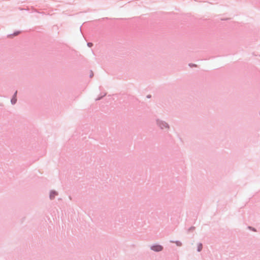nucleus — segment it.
I'll return each instance as SVG.
<instances>
[{
	"label": "nucleus",
	"instance_id": "obj_3",
	"mask_svg": "<svg viewBox=\"0 0 260 260\" xmlns=\"http://www.w3.org/2000/svg\"><path fill=\"white\" fill-rule=\"evenodd\" d=\"M57 194V192H56L55 191H52L51 192H50V198L51 199H53L55 196H56Z\"/></svg>",
	"mask_w": 260,
	"mask_h": 260
},
{
	"label": "nucleus",
	"instance_id": "obj_1",
	"mask_svg": "<svg viewBox=\"0 0 260 260\" xmlns=\"http://www.w3.org/2000/svg\"><path fill=\"white\" fill-rule=\"evenodd\" d=\"M150 249L155 252H159L163 250L164 247L160 245L154 244L150 247Z\"/></svg>",
	"mask_w": 260,
	"mask_h": 260
},
{
	"label": "nucleus",
	"instance_id": "obj_6",
	"mask_svg": "<svg viewBox=\"0 0 260 260\" xmlns=\"http://www.w3.org/2000/svg\"><path fill=\"white\" fill-rule=\"evenodd\" d=\"M194 226H191L190 228L188 229L187 232L189 233L190 232H192L195 230Z\"/></svg>",
	"mask_w": 260,
	"mask_h": 260
},
{
	"label": "nucleus",
	"instance_id": "obj_5",
	"mask_svg": "<svg viewBox=\"0 0 260 260\" xmlns=\"http://www.w3.org/2000/svg\"><path fill=\"white\" fill-rule=\"evenodd\" d=\"M160 126L161 128H163L164 127H168V124L166 123L162 122L161 124L160 125Z\"/></svg>",
	"mask_w": 260,
	"mask_h": 260
},
{
	"label": "nucleus",
	"instance_id": "obj_10",
	"mask_svg": "<svg viewBox=\"0 0 260 260\" xmlns=\"http://www.w3.org/2000/svg\"><path fill=\"white\" fill-rule=\"evenodd\" d=\"M19 33H20V32H19V31L15 32L13 35V36H16L18 35Z\"/></svg>",
	"mask_w": 260,
	"mask_h": 260
},
{
	"label": "nucleus",
	"instance_id": "obj_2",
	"mask_svg": "<svg viewBox=\"0 0 260 260\" xmlns=\"http://www.w3.org/2000/svg\"><path fill=\"white\" fill-rule=\"evenodd\" d=\"M203 249V244L201 243L198 244L197 251L200 252Z\"/></svg>",
	"mask_w": 260,
	"mask_h": 260
},
{
	"label": "nucleus",
	"instance_id": "obj_4",
	"mask_svg": "<svg viewBox=\"0 0 260 260\" xmlns=\"http://www.w3.org/2000/svg\"><path fill=\"white\" fill-rule=\"evenodd\" d=\"M170 242L171 243H175L178 246H181L182 245V243L179 241H171Z\"/></svg>",
	"mask_w": 260,
	"mask_h": 260
},
{
	"label": "nucleus",
	"instance_id": "obj_7",
	"mask_svg": "<svg viewBox=\"0 0 260 260\" xmlns=\"http://www.w3.org/2000/svg\"><path fill=\"white\" fill-rule=\"evenodd\" d=\"M247 229H248L249 230H251L252 231H254V232H256V229L254 228H253V227H252L251 226H247Z\"/></svg>",
	"mask_w": 260,
	"mask_h": 260
},
{
	"label": "nucleus",
	"instance_id": "obj_8",
	"mask_svg": "<svg viewBox=\"0 0 260 260\" xmlns=\"http://www.w3.org/2000/svg\"><path fill=\"white\" fill-rule=\"evenodd\" d=\"M11 102L12 104H15L16 102V99L14 97L13 98L12 100H11Z\"/></svg>",
	"mask_w": 260,
	"mask_h": 260
},
{
	"label": "nucleus",
	"instance_id": "obj_9",
	"mask_svg": "<svg viewBox=\"0 0 260 260\" xmlns=\"http://www.w3.org/2000/svg\"><path fill=\"white\" fill-rule=\"evenodd\" d=\"M87 45H88V47H92V46L93 44H92V43H88L87 44Z\"/></svg>",
	"mask_w": 260,
	"mask_h": 260
}]
</instances>
